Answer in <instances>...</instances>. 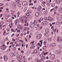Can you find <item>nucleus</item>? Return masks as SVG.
<instances>
[{"mask_svg":"<svg viewBox=\"0 0 62 62\" xmlns=\"http://www.w3.org/2000/svg\"><path fill=\"white\" fill-rule=\"evenodd\" d=\"M41 59H45V57L44 56H42L41 57Z\"/></svg>","mask_w":62,"mask_h":62,"instance_id":"a211bd4d","label":"nucleus"},{"mask_svg":"<svg viewBox=\"0 0 62 62\" xmlns=\"http://www.w3.org/2000/svg\"><path fill=\"white\" fill-rule=\"evenodd\" d=\"M13 49L15 51V50H16V48L15 47H14V48H13Z\"/></svg>","mask_w":62,"mask_h":62,"instance_id":"8fccbe9b","label":"nucleus"},{"mask_svg":"<svg viewBox=\"0 0 62 62\" xmlns=\"http://www.w3.org/2000/svg\"><path fill=\"white\" fill-rule=\"evenodd\" d=\"M17 31L18 32H21V31H20V30H17Z\"/></svg>","mask_w":62,"mask_h":62,"instance_id":"4d7b16f0","label":"nucleus"},{"mask_svg":"<svg viewBox=\"0 0 62 62\" xmlns=\"http://www.w3.org/2000/svg\"><path fill=\"white\" fill-rule=\"evenodd\" d=\"M12 41H15V39H14L13 38Z\"/></svg>","mask_w":62,"mask_h":62,"instance_id":"13d9d810","label":"nucleus"},{"mask_svg":"<svg viewBox=\"0 0 62 62\" xmlns=\"http://www.w3.org/2000/svg\"><path fill=\"white\" fill-rule=\"evenodd\" d=\"M41 25L42 26H44V23H42Z\"/></svg>","mask_w":62,"mask_h":62,"instance_id":"5fc2aeb1","label":"nucleus"},{"mask_svg":"<svg viewBox=\"0 0 62 62\" xmlns=\"http://www.w3.org/2000/svg\"><path fill=\"white\" fill-rule=\"evenodd\" d=\"M22 20L23 22H25V23H27V21L28 20V18L26 16H22Z\"/></svg>","mask_w":62,"mask_h":62,"instance_id":"f257e3e1","label":"nucleus"},{"mask_svg":"<svg viewBox=\"0 0 62 62\" xmlns=\"http://www.w3.org/2000/svg\"><path fill=\"white\" fill-rule=\"evenodd\" d=\"M37 36V38L38 39H39L40 38H41V35L40 34L38 35Z\"/></svg>","mask_w":62,"mask_h":62,"instance_id":"4468645a","label":"nucleus"},{"mask_svg":"<svg viewBox=\"0 0 62 62\" xmlns=\"http://www.w3.org/2000/svg\"><path fill=\"white\" fill-rule=\"evenodd\" d=\"M10 30L9 29H7V31L8 32V34H9L10 33V32L9 31Z\"/></svg>","mask_w":62,"mask_h":62,"instance_id":"393cba45","label":"nucleus"},{"mask_svg":"<svg viewBox=\"0 0 62 62\" xmlns=\"http://www.w3.org/2000/svg\"><path fill=\"white\" fill-rule=\"evenodd\" d=\"M39 12H37L35 13V15L36 17H38L39 16Z\"/></svg>","mask_w":62,"mask_h":62,"instance_id":"1a4fd4ad","label":"nucleus"},{"mask_svg":"<svg viewBox=\"0 0 62 62\" xmlns=\"http://www.w3.org/2000/svg\"><path fill=\"white\" fill-rule=\"evenodd\" d=\"M45 20H46V21H47V20H48L47 18L45 17Z\"/></svg>","mask_w":62,"mask_h":62,"instance_id":"680f3d73","label":"nucleus"},{"mask_svg":"<svg viewBox=\"0 0 62 62\" xmlns=\"http://www.w3.org/2000/svg\"><path fill=\"white\" fill-rule=\"evenodd\" d=\"M45 31L46 33H48L49 32V31H50V30H49V29H47Z\"/></svg>","mask_w":62,"mask_h":62,"instance_id":"dca6fc26","label":"nucleus"},{"mask_svg":"<svg viewBox=\"0 0 62 62\" xmlns=\"http://www.w3.org/2000/svg\"><path fill=\"white\" fill-rule=\"evenodd\" d=\"M55 58V55L54 54L52 55L50 57V59H53Z\"/></svg>","mask_w":62,"mask_h":62,"instance_id":"0eeeda50","label":"nucleus"},{"mask_svg":"<svg viewBox=\"0 0 62 62\" xmlns=\"http://www.w3.org/2000/svg\"><path fill=\"white\" fill-rule=\"evenodd\" d=\"M15 34L14 33H13L11 35V36L12 37H13V36H14V35H15Z\"/></svg>","mask_w":62,"mask_h":62,"instance_id":"3c124183","label":"nucleus"},{"mask_svg":"<svg viewBox=\"0 0 62 62\" xmlns=\"http://www.w3.org/2000/svg\"><path fill=\"white\" fill-rule=\"evenodd\" d=\"M48 20L49 21L51 22L52 21V17H49L48 18Z\"/></svg>","mask_w":62,"mask_h":62,"instance_id":"9d476101","label":"nucleus"},{"mask_svg":"<svg viewBox=\"0 0 62 62\" xmlns=\"http://www.w3.org/2000/svg\"><path fill=\"white\" fill-rule=\"evenodd\" d=\"M51 46L52 47H54V45H53V43H52V44L51 45Z\"/></svg>","mask_w":62,"mask_h":62,"instance_id":"864d4df0","label":"nucleus"},{"mask_svg":"<svg viewBox=\"0 0 62 62\" xmlns=\"http://www.w3.org/2000/svg\"><path fill=\"white\" fill-rule=\"evenodd\" d=\"M58 10L60 11V12H62V8H60L58 9Z\"/></svg>","mask_w":62,"mask_h":62,"instance_id":"ddd939ff","label":"nucleus"},{"mask_svg":"<svg viewBox=\"0 0 62 62\" xmlns=\"http://www.w3.org/2000/svg\"><path fill=\"white\" fill-rule=\"evenodd\" d=\"M14 54L15 55V56H18L19 55L18 53H15V52L14 53Z\"/></svg>","mask_w":62,"mask_h":62,"instance_id":"f8f14e48","label":"nucleus"},{"mask_svg":"<svg viewBox=\"0 0 62 62\" xmlns=\"http://www.w3.org/2000/svg\"><path fill=\"white\" fill-rule=\"evenodd\" d=\"M38 46H39V47H41V45H40V43H38Z\"/></svg>","mask_w":62,"mask_h":62,"instance_id":"a878e982","label":"nucleus"},{"mask_svg":"<svg viewBox=\"0 0 62 62\" xmlns=\"http://www.w3.org/2000/svg\"><path fill=\"white\" fill-rule=\"evenodd\" d=\"M26 27H25L24 29V31H26Z\"/></svg>","mask_w":62,"mask_h":62,"instance_id":"0e129e2a","label":"nucleus"},{"mask_svg":"<svg viewBox=\"0 0 62 62\" xmlns=\"http://www.w3.org/2000/svg\"><path fill=\"white\" fill-rule=\"evenodd\" d=\"M34 43L35 42L34 41H32L31 42H30L31 44H32H32H34Z\"/></svg>","mask_w":62,"mask_h":62,"instance_id":"bb28decb","label":"nucleus"},{"mask_svg":"<svg viewBox=\"0 0 62 62\" xmlns=\"http://www.w3.org/2000/svg\"><path fill=\"white\" fill-rule=\"evenodd\" d=\"M37 52H38V51H37V50L35 49L33 52V53L34 54H36Z\"/></svg>","mask_w":62,"mask_h":62,"instance_id":"aec40b11","label":"nucleus"},{"mask_svg":"<svg viewBox=\"0 0 62 62\" xmlns=\"http://www.w3.org/2000/svg\"><path fill=\"white\" fill-rule=\"evenodd\" d=\"M17 59L18 60V61H20L21 60V58H20V57H17Z\"/></svg>","mask_w":62,"mask_h":62,"instance_id":"6ab92c4d","label":"nucleus"},{"mask_svg":"<svg viewBox=\"0 0 62 62\" xmlns=\"http://www.w3.org/2000/svg\"><path fill=\"white\" fill-rule=\"evenodd\" d=\"M36 21L34 20V23H34V24L35 25H36Z\"/></svg>","mask_w":62,"mask_h":62,"instance_id":"c756f323","label":"nucleus"},{"mask_svg":"<svg viewBox=\"0 0 62 62\" xmlns=\"http://www.w3.org/2000/svg\"><path fill=\"white\" fill-rule=\"evenodd\" d=\"M54 62H59V61L58 60H56Z\"/></svg>","mask_w":62,"mask_h":62,"instance_id":"a18cd8bd","label":"nucleus"},{"mask_svg":"<svg viewBox=\"0 0 62 62\" xmlns=\"http://www.w3.org/2000/svg\"><path fill=\"white\" fill-rule=\"evenodd\" d=\"M36 29L37 31H39L40 30V29H39V27H37Z\"/></svg>","mask_w":62,"mask_h":62,"instance_id":"473e14b6","label":"nucleus"},{"mask_svg":"<svg viewBox=\"0 0 62 62\" xmlns=\"http://www.w3.org/2000/svg\"><path fill=\"white\" fill-rule=\"evenodd\" d=\"M30 26L31 28H33L34 27L35 25V24L32 22L30 23Z\"/></svg>","mask_w":62,"mask_h":62,"instance_id":"f03ea898","label":"nucleus"},{"mask_svg":"<svg viewBox=\"0 0 62 62\" xmlns=\"http://www.w3.org/2000/svg\"><path fill=\"white\" fill-rule=\"evenodd\" d=\"M55 2H56L57 3L59 4L60 3V1L59 0H55Z\"/></svg>","mask_w":62,"mask_h":62,"instance_id":"2eb2a0df","label":"nucleus"},{"mask_svg":"<svg viewBox=\"0 0 62 62\" xmlns=\"http://www.w3.org/2000/svg\"><path fill=\"white\" fill-rule=\"evenodd\" d=\"M35 62H39V59L36 58L35 59Z\"/></svg>","mask_w":62,"mask_h":62,"instance_id":"f3484780","label":"nucleus"},{"mask_svg":"<svg viewBox=\"0 0 62 62\" xmlns=\"http://www.w3.org/2000/svg\"><path fill=\"white\" fill-rule=\"evenodd\" d=\"M40 20L41 21H43V18H42V17H41L40 18Z\"/></svg>","mask_w":62,"mask_h":62,"instance_id":"6e6d98bb","label":"nucleus"},{"mask_svg":"<svg viewBox=\"0 0 62 62\" xmlns=\"http://www.w3.org/2000/svg\"><path fill=\"white\" fill-rule=\"evenodd\" d=\"M10 44H11V45H13V42H11L10 43Z\"/></svg>","mask_w":62,"mask_h":62,"instance_id":"e2e57ef3","label":"nucleus"},{"mask_svg":"<svg viewBox=\"0 0 62 62\" xmlns=\"http://www.w3.org/2000/svg\"><path fill=\"white\" fill-rule=\"evenodd\" d=\"M26 15L27 16H30V14L28 13H27Z\"/></svg>","mask_w":62,"mask_h":62,"instance_id":"e433bc0d","label":"nucleus"},{"mask_svg":"<svg viewBox=\"0 0 62 62\" xmlns=\"http://www.w3.org/2000/svg\"><path fill=\"white\" fill-rule=\"evenodd\" d=\"M44 36H47V33H45L44 34Z\"/></svg>","mask_w":62,"mask_h":62,"instance_id":"79ce46f5","label":"nucleus"},{"mask_svg":"<svg viewBox=\"0 0 62 62\" xmlns=\"http://www.w3.org/2000/svg\"><path fill=\"white\" fill-rule=\"evenodd\" d=\"M11 31H12V32H14V30H13V29H11Z\"/></svg>","mask_w":62,"mask_h":62,"instance_id":"69168bd1","label":"nucleus"},{"mask_svg":"<svg viewBox=\"0 0 62 62\" xmlns=\"http://www.w3.org/2000/svg\"><path fill=\"white\" fill-rule=\"evenodd\" d=\"M1 48L2 50H5L6 48V46L5 45H3L1 46Z\"/></svg>","mask_w":62,"mask_h":62,"instance_id":"20e7f679","label":"nucleus"},{"mask_svg":"<svg viewBox=\"0 0 62 62\" xmlns=\"http://www.w3.org/2000/svg\"><path fill=\"white\" fill-rule=\"evenodd\" d=\"M3 21H0V24L3 25Z\"/></svg>","mask_w":62,"mask_h":62,"instance_id":"412c9836","label":"nucleus"},{"mask_svg":"<svg viewBox=\"0 0 62 62\" xmlns=\"http://www.w3.org/2000/svg\"><path fill=\"white\" fill-rule=\"evenodd\" d=\"M22 4L24 6H27L28 5V3L26 2L23 1L22 2Z\"/></svg>","mask_w":62,"mask_h":62,"instance_id":"423d86ee","label":"nucleus"},{"mask_svg":"<svg viewBox=\"0 0 62 62\" xmlns=\"http://www.w3.org/2000/svg\"><path fill=\"white\" fill-rule=\"evenodd\" d=\"M44 60L43 59L40 60H39V62H43Z\"/></svg>","mask_w":62,"mask_h":62,"instance_id":"cd10ccee","label":"nucleus"},{"mask_svg":"<svg viewBox=\"0 0 62 62\" xmlns=\"http://www.w3.org/2000/svg\"><path fill=\"white\" fill-rule=\"evenodd\" d=\"M44 45H46V41H44Z\"/></svg>","mask_w":62,"mask_h":62,"instance_id":"7c9ffc66","label":"nucleus"},{"mask_svg":"<svg viewBox=\"0 0 62 62\" xmlns=\"http://www.w3.org/2000/svg\"><path fill=\"white\" fill-rule=\"evenodd\" d=\"M38 8H42L41 6H40V5H39Z\"/></svg>","mask_w":62,"mask_h":62,"instance_id":"09e8293b","label":"nucleus"},{"mask_svg":"<svg viewBox=\"0 0 62 62\" xmlns=\"http://www.w3.org/2000/svg\"><path fill=\"white\" fill-rule=\"evenodd\" d=\"M46 22H47H47L44 21H43V22H42V23H43L44 24V23H46Z\"/></svg>","mask_w":62,"mask_h":62,"instance_id":"603ef678","label":"nucleus"},{"mask_svg":"<svg viewBox=\"0 0 62 62\" xmlns=\"http://www.w3.org/2000/svg\"><path fill=\"white\" fill-rule=\"evenodd\" d=\"M38 11H42V8H38Z\"/></svg>","mask_w":62,"mask_h":62,"instance_id":"9b49d317","label":"nucleus"},{"mask_svg":"<svg viewBox=\"0 0 62 62\" xmlns=\"http://www.w3.org/2000/svg\"><path fill=\"white\" fill-rule=\"evenodd\" d=\"M53 46H54V47H55V46H56V44L55 43H53Z\"/></svg>","mask_w":62,"mask_h":62,"instance_id":"58836bf2","label":"nucleus"},{"mask_svg":"<svg viewBox=\"0 0 62 62\" xmlns=\"http://www.w3.org/2000/svg\"><path fill=\"white\" fill-rule=\"evenodd\" d=\"M46 3V2H45V1H44V2H42L43 4H44V5L45 7L46 6H45V5H44V4H45Z\"/></svg>","mask_w":62,"mask_h":62,"instance_id":"4c0bfd02","label":"nucleus"},{"mask_svg":"<svg viewBox=\"0 0 62 62\" xmlns=\"http://www.w3.org/2000/svg\"><path fill=\"white\" fill-rule=\"evenodd\" d=\"M34 47H35V46H31L30 48H34Z\"/></svg>","mask_w":62,"mask_h":62,"instance_id":"72a5a7b5","label":"nucleus"},{"mask_svg":"<svg viewBox=\"0 0 62 62\" xmlns=\"http://www.w3.org/2000/svg\"><path fill=\"white\" fill-rule=\"evenodd\" d=\"M47 3V4L48 5H50V2H48Z\"/></svg>","mask_w":62,"mask_h":62,"instance_id":"338daca9","label":"nucleus"},{"mask_svg":"<svg viewBox=\"0 0 62 62\" xmlns=\"http://www.w3.org/2000/svg\"><path fill=\"white\" fill-rule=\"evenodd\" d=\"M31 6H33V3H30L29 6H31Z\"/></svg>","mask_w":62,"mask_h":62,"instance_id":"f704fd0d","label":"nucleus"},{"mask_svg":"<svg viewBox=\"0 0 62 62\" xmlns=\"http://www.w3.org/2000/svg\"><path fill=\"white\" fill-rule=\"evenodd\" d=\"M13 4L15 6H16V5L17 4H16V2H14L13 3Z\"/></svg>","mask_w":62,"mask_h":62,"instance_id":"ea45409f","label":"nucleus"},{"mask_svg":"<svg viewBox=\"0 0 62 62\" xmlns=\"http://www.w3.org/2000/svg\"><path fill=\"white\" fill-rule=\"evenodd\" d=\"M16 2L17 3H19L20 2V0H16Z\"/></svg>","mask_w":62,"mask_h":62,"instance_id":"5701e85b","label":"nucleus"},{"mask_svg":"<svg viewBox=\"0 0 62 62\" xmlns=\"http://www.w3.org/2000/svg\"><path fill=\"white\" fill-rule=\"evenodd\" d=\"M60 41L61 43H62V38H60V37L59 36H58L57 37V41L58 42H59Z\"/></svg>","mask_w":62,"mask_h":62,"instance_id":"7ed1b4c3","label":"nucleus"},{"mask_svg":"<svg viewBox=\"0 0 62 62\" xmlns=\"http://www.w3.org/2000/svg\"><path fill=\"white\" fill-rule=\"evenodd\" d=\"M18 6L19 7H21V4L19 3H18Z\"/></svg>","mask_w":62,"mask_h":62,"instance_id":"b1692460","label":"nucleus"},{"mask_svg":"<svg viewBox=\"0 0 62 62\" xmlns=\"http://www.w3.org/2000/svg\"><path fill=\"white\" fill-rule=\"evenodd\" d=\"M5 61H7L8 60V58H5Z\"/></svg>","mask_w":62,"mask_h":62,"instance_id":"37998d69","label":"nucleus"},{"mask_svg":"<svg viewBox=\"0 0 62 62\" xmlns=\"http://www.w3.org/2000/svg\"><path fill=\"white\" fill-rule=\"evenodd\" d=\"M54 4H52V7H54Z\"/></svg>","mask_w":62,"mask_h":62,"instance_id":"de8ad7c7","label":"nucleus"},{"mask_svg":"<svg viewBox=\"0 0 62 62\" xmlns=\"http://www.w3.org/2000/svg\"><path fill=\"white\" fill-rule=\"evenodd\" d=\"M39 28L40 29H41L42 28V26H41L39 27Z\"/></svg>","mask_w":62,"mask_h":62,"instance_id":"c9c22d12","label":"nucleus"},{"mask_svg":"<svg viewBox=\"0 0 62 62\" xmlns=\"http://www.w3.org/2000/svg\"><path fill=\"white\" fill-rule=\"evenodd\" d=\"M19 23V22H16L15 25H18V24Z\"/></svg>","mask_w":62,"mask_h":62,"instance_id":"2f4dec72","label":"nucleus"},{"mask_svg":"<svg viewBox=\"0 0 62 62\" xmlns=\"http://www.w3.org/2000/svg\"><path fill=\"white\" fill-rule=\"evenodd\" d=\"M53 10H54V9L52 8L50 10V12H52V11H53Z\"/></svg>","mask_w":62,"mask_h":62,"instance_id":"052dcab7","label":"nucleus"},{"mask_svg":"<svg viewBox=\"0 0 62 62\" xmlns=\"http://www.w3.org/2000/svg\"><path fill=\"white\" fill-rule=\"evenodd\" d=\"M49 41H52V38H50L49 39Z\"/></svg>","mask_w":62,"mask_h":62,"instance_id":"49530a36","label":"nucleus"},{"mask_svg":"<svg viewBox=\"0 0 62 62\" xmlns=\"http://www.w3.org/2000/svg\"><path fill=\"white\" fill-rule=\"evenodd\" d=\"M60 50H58L55 51V53L56 54H59V53H60Z\"/></svg>","mask_w":62,"mask_h":62,"instance_id":"6e6552de","label":"nucleus"},{"mask_svg":"<svg viewBox=\"0 0 62 62\" xmlns=\"http://www.w3.org/2000/svg\"><path fill=\"white\" fill-rule=\"evenodd\" d=\"M27 9V8L26 7H25L24 8V11H26V10Z\"/></svg>","mask_w":62,"mask_h":62,"instance_id":"c85d7f7f","label":"nucleus"},{"mask_svg":"<svg viewBox=\"0 0 62 62\" xmlns=\"http://www.w3.org/2000/svg\"><path fill=\"white\" fill-rule=\"evenodd\" d=\"M60 48H61V49H62V45H61L60 46Z\"/></svg>","mask_w":62,"mask_h":62,"instance_id":"774afa93","label":"nucleus"},{"mask_svg":"<svg viewBox=\"0 0 62 62\" xmlns=\"http://www.w3.org/2000/svg\"><path fill=\"white\" fill-rule=\"evenodd\" d=\"M10 51H11V50L10 48H8L7 51V52H10Z\"/></svg>","mask_w":62,"mask_h":62,"instance_id":"4be33fe9","label":"nucleus"},{"mask_svg":"<svg viewBox=\"0 0 62 62\" xmlns=\"http://www.w3.org/2000/svg\"><path fill=\"white\" fill-rule=\"evenodd\" d=\"M21 43H19L18 44V46L19 47H20L21 46Z\"/></svg>","mask_w":62,"mask_h":62,"instance_id":"a19ab883","label":"nucleus"},{"mask_svg":"<svg viewBox=\"0 0 62 62\" xmlns=\"http://www.w3.org/2000/svg\"><path fill=\"white\" fill-rule=\"evenodd\" d=\"M4 4L2 3H0V6H3Z\"/></svg>","mask_w":62,"mask_h":62,"instance_id":"c03bdc74","label":"nucleus"},{"mask_svg":"<svg viewBox=\"0 0 62 62\" xmlns=\"http://www.w3.org/2000/svg\"><path fill=\"white\" fill-rule=\"evenodd\" d=\"M17 28L20 30H22L23 29V27L21 25H18L17 26Z\"/></svg>","mask_w":62,"mask_h":62,"instance_id":"39448f33","label":"nucleus"},{"mask_svg":"<svg viewBox=\"0 0 62 62\" xmlns=\"http://www.w3.org/2000/svg\"><path fill=\"white\" fill-rule=\"evenodd\" d=\"M8 3H6V7H8Z\"/></svg>","mask_w":62,"mask_h":62,"instance_id":"bf43d9fd","label":"nucleus"}]
</instances>
